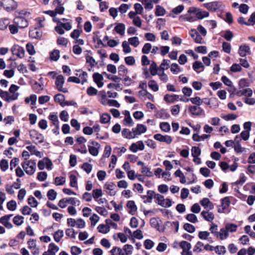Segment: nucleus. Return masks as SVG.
<instances>
[{
  "label": "nucleus",
  "instance_id": "obj_41",
  "mask_svg": "<svg viewBox=\"0 0 255 255\" xmlns=\"http://www.w3.org/2000/svg\"><path fill=\"white\" fill-rule=\"evenodd\" d=\"M13 222L16 226H21L24 223V217L22 216L16 215L13 218Z\"/></svg>",
  "mask_w": 255,
  "mask_h": 255
},
{
  "label": "nucleus",
  "instance_id": "obj_20",
  "mask_svg": "<svg viewBox=\"0 0 255 255\" xmlns=\"http://www.w3.org/2000/svg\"><path fill=\"white\" fill-rule=\"evenodd\" d=\"M200 204L206 210H211L214 208L213 204L207 198H204L200 201Z\"/></svg>",
  "mask_w": 255,
  "mask_h": 255
},
{
  "label": "nucleus",
  "instance_id": "obj_59",
  "mask_svg": "<svg viewBox=\"0 0 255 255\" xmlns=\"http://www.w3.org/2000/svg\"><path fill=\"white\" fill-rule=\"evenodd\" d=\"M129 43L127 41H124L122 43V47L123 48V52L125 54L129 53L131 52V49L129 45Z\"/></svg>",
  "mask_w": 255,
  "mask_h": 255
},
{
  "label": "nucleus",
  "instance_id": "obj_32",
  "mask_svg": "<svg viewBox=\"0 0 255 255\" xmlns=\"http://www.w3.org/2000/svg\"><path fill=\"white\" fill-rule=\"evenodd\" d=\"M126 29L125 25L122 23H119L115 27L114 30L116 32L121 35H124Z\"/></svg>",
  "mask_w": 255,
  "mask_h": 255
},
{
  "label": "nucleus",
  "instance_id": "obj_36",
  "mask_svg": "<svg viewBox=\"0 0 255 255\" xmlns=\"http://www.w3.org/2000/svg\"><path fill=\"white\" fill-rule=\"evenodd\" d=\"M85 58L86 63L90 66L91 68L94 67L97 64L96 60L92 56L86 55Z\"/></svg>",
  "mask_w": 255,
  "mask_h": 255
},
{
  "label": "nucleus",
  "instance_id": "obj_21",
  "mask_svg": "<svg viewBox=\"0 0 255 255\" xmlns=\"http://www.w3.org/2000/svg\"><path fill=\"white\" fill-rule=\"evenodd\" d=\"M127 207L128 209V212L130 214L133 215L137 211V206L134 201L132 200L128 201L127 203Z\"/></svg>",
  "mask_w": 255,
  "mask_h": 255
},
{
  "label": "nucleus",
  "instance_id": "obj_18",
  "mask_svg": "<svg viewBox=\"0 0 255 255\" xmlns=\"http://www.w3.org/2000/svg\"><path fill=\"white\" fill-rule=\"evenodd\" d=\"M122 134L124 138L129 139H133L136 137L133 128L132 129L131 131L127 128H124L122 131Z\"/></svg>",
  "mask_w": 255,
  "mask_h": 255
},
{
  "label": "nucleus",
  "instance_id": "obj_52",
  "mask_svg": "<svg viewBox=\"0 0 255 255\" xmlns=\"http://www.w3.org/2000/svg\"><path fill=\"white\" fill-rule=\"evenodd\" d=\"M141 172L147 177H151L153 176L152 172L150 171V169L146 166H143L141 169Z\"/></svg>",
  "mask_w": 255,
  "mask_h": 255
},
{
  "label": "nucleus",
  "instance_id": "obj_56",
  "mask_svg": "<svg viewBox=\"0 0 255 255\" xmlns=\"http://www.w3.org/2000/svg\"><path fill=\"white\" fill-rule=\"evenodd\" d=\"M6 206L9 210L13 211L16 209V202L14 200H12L7 203Z\"/></svg>",
  "mask_w": 255,
  "mask_h": 255
},
{
  "label": "nucleus",
  "instance_id": "obj_54",
  "mask_svg": "<svg viewBox=\"0 0 255 255\" xmlns=\"http://www.w3.org/2000/svg\"><path fill=\"white\" fill-rule=\"evenodd\" d=\"M234 150L237 153H243L246 151V149L242 147L241 144L239 142H236L233 146Z\"/></svg>",
  "mask_w": 255,
  "mask_h": 255
},
{
  "label": "nucleus",
  "instance_id": "obj_8",
  "mask_svg": "<svg viewBox=\"0 0 255 255\" xmlns=\"http://www.w3.org/2000/svg\"><path fill=\"white\" fill-rule=\"evenodd\" d=\"M106 192L110 196H114L117 193V186L113 182H107L104 185Z\"/></svg>",
  "mask_w": 255,
  "mask_h": 255
},
{
  "label": "nucleus",
  "instance_id": "obj_58",
  "mask_svg": "<svg viewBox=\"0 0 255 255\" xmlns=\"http://www.w3.org/2000/svg\"><path fill=\"white\" fill-rule=\"evenodd\" d=\"M102 195V191L100 189H94L92 191V197H93L95 200L101 197Z\"/></svg>",
  "mask_w": 255,
  "mask_h": 255
},
{
  "label": "nucleus",
  "instance_id": "obj_57",
  "mask_svg": "<svg viewBox=\"0 0 255 255\" xmlns=\"http://www.w3.org/2000/svg\"><path fill=\"white\" fill-rule=\"evenodd\" d=\"M221 118L225 121H233L237 118V116L235 114H230L228 115H222Z\"/></svg>",
  "mask_w": 255,
  "mask_h": 255
},
{
  "label": "nucleus",
  "instance_id": "obj_55",
  "mask_svg": "<svg viewBox=\"0 0 255 255\" xmlns=\"http://www.w3.org/2000/svg\"><path fill=\"white\" fill-rule=\"evenodd\" d=\"M210 234L208 231H200L198 233V237L201 240H208Z\"/></svg>",
  "mask_w": 255,
  "mask_h": 255
},
{
  "label": "nucleus",
  "instance_id": "obj_11",
  "mask_svg": "<svg viewBox=\"0 0 255 255\" xmlns=\"http://www.w3.org/2000/svg\"><path fill=\"white\" fill-rule=\"evenodd\" d=\"M204 6L210 11H215L221 8V4L219 2L212 1L204 3Z\"/></svg>",
  "mask_w": 255,
  "mask_h": 255
},
{
  "label": "nucleus",
  "instance_id": "obj_46",
  "mask_svg": "<svg viewBox=\"0 0 255 255\" xmlns=\"http://www.w3.org/2000/svg\"><path fill=\"white\" fill-rule=\"evenodd\" d=\"M128 42L132 46L134 47H136L138 46L140 42L139 41V39L137 37L134 36L132 37H130L128 39Z\"/></svg>",
  "mask_w": 255,
  "mask_h": 255
},
{
  "label": "nucleus",
  "instance_id": "obj_10",
  "mask_svg": "<svg viewBox=\"0 0 255 255\" xmlns=\"http://www.w3.org/2000/svg\"><path fill=\"white\" fill-rule=\"evenodd\" d=\"M64 81V77L62 75H59L56 78L55 85L58 91L66 93L67 92V90L63 88Z\"/></svg>",
  "mask_w": 255,
  "mask_h": 255
},
{
  "label": "nucleus",
  "instance_id": "obj_3",
  "mask_svg": "<svg viewBox=\"0 0 255 255\" xmlns=\"http://www.w3.org/2000/svg\"><path fill=\"white\" fill-rule=\"evenodd\" d=\"M154 198L157 204L162 207L168 208L172 205V202L169 199H165L163 196L159 194H155Z\"/></svg>",
  "mask_w": 255,
  "mask_h": 255
},
{
  "label": "nucleus",
  "instance_id": "obj_26",
  "mask_svg": "<svg viewBox=\"0 0 255 255\" xmlns=\"http://www.w3.org/2000/svg\"><path fill=\"white\" fill-rule=\"evenodd\" d=\"M229 236V234L228 233L227 231L224 228H221L220 231L217 233L216 237L221 240H225L227 239Z\"/></svg>",
  "mask_w": 255,
  "mask_h": 255
},
{
  "label": "nucleus",
  "instance_id": "obj_5",
  "mask_svg": "<svg viewBox=\"0 0 255 255\" xmlns=\"http://www.w3.org/2000/svg\"><path fill=\"white\" fill-rule=\"evenodd\" d=\"M52 161L47 157H44L39 160L37 164L38 168L40 170H43L45 168L48 170H50L52 169Z\"/></svg>",
  "mask_w": 255,
  "mask_h": 255
},
{
  "label": "nucleus",
  "instance_id": "obj_31",
  "mask_svg": "<svg viewBox=\"0 0 255 255\" xmlns=\"http://www.w3.org/2000/svg\"><path fill=\"white\" fill-rule=\"evenodd\" d=\"M179 98V95L166 94L164 97V100L169 103H173L177 101Z\"/></svg>",
  "mask_w": 255,
  "mask_h": 255
},
{
  "label": "nucleus",
  "instance_id": "obj_23",
  "mask_svg": "<svg viewBox=\"0 0 255 255\" xmlns=\"http://www.w3.org/2000/svg\"><path fill=\"white\" fill-rule=\"evenodd\" d=\"M180 100L181 101H183L184 102H188L189 101H190L192 104L195 105V106H200L203 103V101L199 97H193L191 98H188L186 100L183 99H180Z\"/></svg>",
  "mask_w": 255,
  "mask_h": 255
},
{
  "label": "nucleus",
  "instance_id": "obj_6",
  "mask_svg": "<svg viewBox=\"0 0 255 255\" xmlns=\"http://www.w3.org/2000/svg\"><path fill=\"white\" fill-rule=\"evenodd\" d=\"M13 22L19 28H24L28 25V21L26 18L21 16H16L13 20Z\"/></svg>",
  "mask_w": 255,
  "mask_h": 255
},
{
  "label": "nucleus",
  "instance_id": "obj_22",
  "mask_svg": "<svg viewBox=\"0 0 255 255\" xmlns=\"http://www.w3.org/2000/svg\"><path fill=\"white\" fill-rule=\"evenodd\" d=\"M93 77L94 82L96 83L99 88H101L103 86L104 83L103 81L104 80V78L101 74L98 73H95L93 74Z\"/></svg>",
  "mask_w": 255,
  "mask_h": 255
},
{
  "label": "nucleus",
  "instance_id": "obj_9",
  "mask_svg": "<svg viewBox=\"0 0 255 255\" xmlns=\"http://www.w3.org/2000/svg\"><path fill=\"white\" fill-rule=\"evenodd\" d=\"M12 216V214H9L1 217L0 218V224H1L3 226L8 229H11L13 227V225L9 222V220Z\"/></svg>",
  "mask_w": 255,
  "mask_h": 255
},
{
  "label": "nucleus",
  "instance_id": "obj_27",
  "mask_svg": "<svg viewBox=\"0 0 255 255\" xmlns=\"http://www.w3.org/2000/svg\"><path fill=\"white\" fill-rule=\"evenodd\" d=\"M92 143L93 146L89 145L88 146L89 151L93 156H97L99 154V150L97 146H99V144L98 142L95 141H92Z\"/></svg>",
  "mask_w": 255,
  "mask_h": 255
},
{
  "label": "nucleus",
  "instance_id": "obj_60",
  "mask_svg": "<svg viewBox=\"0 0 255 255\" xmlns=\"http://www.w3.org/2000/svg\"><path fill=\"white\" fill-rule=\"evenodd\" d=\"M8 28L11 34H15L18 32V29L19 28L13 22L12 24H9Z\"/></svg>",
  "mask_w": 255,
  "mask_h": 255
},
{
  "label": "nucleus",
  "instance_id": "obj_44",
  "mask_svg": "<svg viewBox=\"0 0 255 255\" xmlns=\"http://www.w3.org/2000/svg\"><path fill=\"white\" fill-rule=\"evenodd\" d=\"M9 24V21L8 18H1L0 19V30H3L5 29Z\"/></svg>",
  "mask_w": 255,
  "mask_h": 255
},
{
  "label": "nucleus",
  "instance_id": "obj_49",
  "mask_svg": "<svg viewBox=\"0 0 255 255\" xmlns=\"http://www.w3.org/2000/svg\"><path fill=\"white\" fill-rule=\"evenodd\" d=\"M196 15L198 19H201L204 18L208 17L209 15V13L206 11H202L198 9Z\"/></svg>",
  "mask_w": 255,
  "mask_h": 255
},
{
  "label": "nucleus",
  "instance_id": "obj_1",
  "mask_svg": "<svg viewBox=\"0 0 255 255\" xmlns=\"http://www.w3.org/2000/svg\"><path fill=\"white\" fill-rule=\"evenodd\" d=\"M19 88L18 86L14 84L11 85L9 89V92L11 93L10 96H9L8 92L0 89V97L7 102L15 101L18 99L19 95V93L16 92Z\"/></svg>",
  "mask_w": 255,
  "mask_h": 255
},
{
  "label": "nucleus",
  "instance_id": "obj_17",
  "mask_svg": "<svg viewBox=\"0 0 255 255\" xmlns=\"http://www.w3.org/2000/svg\"><path fill=\"white\" fill-rule=\"evenodd\" d=\"M123 114L125 115V118L123 120L124 125L128 127L133 126L134 123L131 118L129 112L125 111Z\"/></svg>",
  "mask_w": 255,
  "mask_h": 255
},
{
  "label": "nucleus",
  "instance_id": "obj_16",
  "mask_svg": "<svg viewBox=\"0 0 255 255\" xmlns=\"http://www.w3.org/2000/svg\"><path fill=\"white\" fill-rule=\"evenodd\" d=\"M189 112L193 116H200L202 114L204 111L199 106H190L188 108Z\"/></svg>",
  "mask_w": 255,
  "mask_h": 255
},
{
  "label": "nucleus",
  "instance_id": "obj_48",
  "mask_svg": "<svg viewBox=\"0 0 255 255\" xmlns=\"http://www.w3.org/2000/svg\"><path fill=\"white\" fill-rule=\"evenodd\" d=\"M97 229L99 232L102 234H106L109 232L110 227L104 224H100L98 226Z\"/></svg>",
  "mask_w": 255,
  "mask_h": 255
},
{
  "label": "nucleus",
  "instance_id": "obj_64",
  "mask_svg": "<svg viewBox=\"0 0 255 255\" xmlns=\"http://www.w3.org/2000/svg\"><path fill=\"white\" fill-rule=\"evenodd\" d=\"M148 87L154 92H156L158 90V86L154 80H150L148 82Z\"/></svg>",
  "mask_w": 255,
  "mask_h": 255
},
{
  "label": "nucleus",
  "instance_id": "obj_33",
  "mask_svg": "<svg viewBox=\"0 0 255 255\" xmlns=\"http://www.w3.org/2000/svg\"><path fill=\"white\" fill-rule=\"evenodd\" d=\"M26 148L31 152V155H35L37 157H41V153L36 150L35 146L30 145L26 147Z\"/></svg>",
  "mask_w": 255,
  "mask_h": 255
},
{
  "label": "nucleus",
  "instance_id": "obj_12",
  "mask_svg": "<svg viewBox=\"0 0 255 255\" xmlns=\"http://www.w3.org/2000/svg\"><path fill=\"white\" fill-rule=\"evenodd\" d=\"M144 148V144L141 140L132 143L129 147V149L134 153L136 152L138 150H143Z\"/></svg>",
  "mask_w": 255,
  "mask_h": 255
},
{
  "label": "nucleus",
  "instance_id": "obj_61",
  "mask_svg": "<svg viewBox=\"0 0 255 255\" xmlns=\"http://www.w3.org/2000/svg\"><path fill=\"white\" fill-rule=\"evenodd\" d=\"M186 219L192 223H196L198 222L197 216L192 213L187 214Z\"/></svg>",
  "mask_w": 255,
  "mask_h": 255
},
{
  "label": "nucleus",
  "instance_id": "obj_29",
  "mask_svg": "<svg viewBox=\"0 0 255 255\" xmlns=\"http://www.w3.org/2000/svg\"><path fill=\"white\" fill-rule=\"evenodd\" d=\"M155 193L154 192L151 190H148L147 192V195H143L142 196V198L143 200V202L144 203H151L153 197L154 196Z\"/></svg>",
  "mask_w": 255,
  "mask_h": 255
},
{
  "label": "nucleus",
  "instance_id": "obj_30",
  "mask_svg": "<svg viewBox=\"0 0 255 255\" xmlns=\"http://www.w3.org/2000/svg\"><path fill=\"white\" fill-rule=\"evenodd\" d=\"M29 36L32 38L40 39L42 36V32L35 28L30 30L29 32Z\"/></svg>",
  "mask_w": 255,
  "mask_h": 255
},
{
  "label": "nucleus",
  "instance_id": "obj_51",
  "mask_svg": "<svg viewBox=\"0 0 255 255\" xmlns=\"http://www.w3.org/2000/svg\"><path fill=\"white\" fill-rule=\"evenodd\" d=\"M63 236L64 232L61 230H58L53 235L54 240L56 242H59Z\"/></svg>",
  "mask_w": 255,
  "mask_h": 255
},
{
  "label": "nucleus",
  "instance_id": "obj_62",
  "mask_svg": "<svg viewBox=\"0 0 255 255\" xmlns=\"http://www.w3.org/2000/svg\"><path fill=\"white\" fill-rule=\"evenodd\" d=\"M66 182V179L63 176L56 177L55 178V184L56 186L64 185Z\"/></svg>",
  "mask_w": 255,
  "mask_h": 255
},
{
  "label": "nucleus",
  "instance_id": "obj_19",
  "mask_svg": "<svg viewBox=\"0 0 255 255\" xmlns=\"http://www.w3.org/2000/svg\"><path fill=\"white\" fill-rule=\"evenodd\" d=\"M49 120L52 122L57 130L59 128V121L57 116V113H51L48 116Z\"/></svg>",
  "mask_w": 255,
  "mask_h": 255
},
{
  "label": "nucleus",
  "instance_id": "obj_50",
  "mask_svg": "<svg viewBox=\"0 0 255 255\" xmlns=\"http://www.w3.org/2000/svg\"><path fill=\"white\" fill-rule=\"evenodd\" d=\"M165 13V9L159 5L156 6L155 14L157 16H163Z\"/></svg>",
  "mask_w": 255,
  "mask_h": 255
},
{
  "label": "nucleus",
  "instance_id": "obj_35",
  "mask_svg": "<svg viewBox=\"0 0 255 255\" xmlns=\"http://www.w3.org/2000/svg\"><path fill=\"white\" fill-rule=\"evenodd\" d=\"M111 255H125L123 248L117 247H114L110 251Z\"/></svg>",
  "mask_w": 255,
  "mask_h": 255
},
{
  "label": "nucleus",
  "instance_id": "obj_45",
  "mask_svg": "<svg viewBox=\"0 0 255 255\" xmlns=\"http://www.w3.org/2000/svg\"><path fill=\"white\" fill-rule=\"evenodd\" d=\"M59 250V248L58 246L53 243H51L49 244L48 249L47 251L52 254H53V255H56V253L58 252Z\"/></svg>",
  "mask_w": 255,
  "mask_h": 255
},
{
  "label": "nucleus",
  "instance_id": "obj_34",
  "mask_svg": "<svg viewBox=\"0 0 255 255\" xmlns=\"http://www.w3.org/2000/svg\"><path fill=\"white\" fill-rule=\"evenodd\" d=\"M238 226L237 225L233 223H227L225 225V228L227 231L228 233L229 232L234 233L236 232Z\"/></svg>",
  "mask_w": 255,
  "mask_h": 255
},
{
  "label": "nucleus",
  "instance_id": "obj_14",
  "mask_svg": "<svg viewBox=\"0 0 255 255\" xmlns=\"http://www.w3.org/2000/svg\"><path fill=\"white\" fill-rule=\"evenodd\" d=\"M154 138L159 141L164 142L168 144H170L172 141V139L170 136L167 135H162L159 133L154 135Z\"/></svg>",
  "mask_w": 255,
  "mask_h": 255
},
{
  "label": "nucleus",
  "instance_id": "obj_15",
  "mask_svg": "<svg viewBox=\"0 0 255 255\" xmlns=\"http://www.w3.org/2000/svg\"><path fill=\"white\" fill-rule=\"evenodd\" d=\"M201 216L205 220L211 223L213 222L215 218L214 214L208 210L202 211Z\"/></svg>",
  "mask_w": 255,
  "mask_h": 255
},
{
  "label": "nucleus",
  "instance_id": "obj_38",
  "mask_svg": "<svg viewBox=\"0 0 255 255\" xmlns=\"http://www.w3.org/2000/svg\"><path fill=\"white\" fill-rule=\"evenodd\" d=\"M123 249L125 255H131L132 254L133 247L131 245L126 244L123 247Z\"/></svg>",
  "mask_w": 255,
  "mask_h": 255
},
{
  "label": "nucleus",
  "instance_id": "obj_37",
  "mask_svg": "<svg viewBox=\"0 0 255 255\" xmlns=\"http://www.w3.org/2000/svg\"><path fill=\"white\" fill-rule=\"evenodd\" d=\"M54 101L55 102L59 103L62 107H63L65 102V96L63 94H58L54 96Z\"/></svg>",
  "mask_w": 255,
  "mask_h": 255
},
{
  "label": "nucleus",
  "instance_id": "obj_24",
  "mask_svg": "<svg viewBox=\"0 0 255 255\" xmlns=\"http://www.w3.org/2000/svg\"><path fill=\"white\" fill-rule=\"evenodd\" d=\"M190 34L196 43H202L203 39L201 35L195 29H191L190 31Z\"/></svg>",
  "mask_w": 255,
  "mask_h": 255
},
{
  "label": "nucleus",
  "instance_id": "obj_13",
  "mask_svg": "<svg viewBox=\"0 0 255 255\" xmlns=\"http://www.w3.org/2000/svg\"><path fill=\"white\" fill-rule=\"evenodd\" d=\"M180 247L183 249L182 255H192V253L190 251L191 248V245L186 241H182L180 243Z\"/></svg>",
  "mask_w": 255,
  "mask_h": 255
},
{
  "label": "nucleus",
  "instance_id": "obj_63",
  "mask_svg": "<svg viewBox=\"0 0 255 255\" xmlns=\"http://www.w3.org/2000/svg\"><path fill=\"white\" fill-rule=\"evenodd\" d=\"M57 195V192L54 190L50 189L48 191L47 196L49 200L53 201L56 199Z\"/></svg>",
  "mask_w": 255,
  "mask_h": 255
},
{
  "label": "nucleus",
  "instance_id": "obj_28",
  "mask_svg": "<svg viewBox=\"0 0 255 255\" xmlns=\"http://www.w3.org/2000/svg\"><path fill=\"white\" fill-rule=\"evenodd\" d=\"M250 52V47L246 45H241L239 49V54L241 57H245Z\"/></svg>",
  "mask_w": 255,
  "mask_h": 255
},
{
  "label": "nucleus",
  "instance_id": "obj_43",
  "mask_svg": "<svg viewBox=\"0 0 255 255\" xmlns=\"http://www.w3.org/2000/svg\"><path fill=\"white\" fill-rule=\"evenodd\" d=\"M70 179V185L73 188H78L77 178L76 175L74 174H70L69 176Z\"/></svg>",
  "mask_w": 255,
  "mask_h": 255
},
{
  "label": "nucleus",
  "instance_id": "obj_2",
  "mask_svg": "<svg viewBox=\"0 0 255 255\" xmlns=\"http://www.w3.org/2000/svg\"><path fill=\"white\" fill-rule=\"evenodd\" d=\"M21 166L27 175H32L36 171V163L34 160H26L21 163Z\"/></svg>",
  "mask_w": 255,
  "mask_h": 255
},
{
  "label": "nucleus",
  "instance_id": "obj_25",
  "mask_svg": "<svg viewBox=\"0 0 255 255\" xmlns=\"http://www.w3.org/2000/svg\"><path fill=\"white\" fill-rule=\"evenodd\" d=\"M136 136L146 132L147 128L142 124H137L135 128H133Z\"/></svg>",
  "mask_w": 255,
  "mask_h": 255
},
{
  "label": "nucleus",
  "instance_id": "obj_7",
  "mask_svg": "<svg viewBox=\"0 0 255 255\" xmlns=\"http://www.w3.org/2000/svg\"><path fill=\"white\" fill-rule=\"evenodd\" d=\"M11 51L13 55H16L19 58H23L24 57V49L17 44H14L12 46Z\"/></svg>",
  "mask_w": 255,
  "mask_h": 255
},
{
  "label": "nucleus",
  "instance_id": "obj_42",
  "mask_svg": "<svg viewBox=\"0 0 255 255\" xmlns=\"http://www.w3.org/2000/svg\"><path fill=\"white\" fill-rule=\"evenodd\" d=\"M174 175L176 177H178L180 178V182L182 184H184L186 183V180L185 177L182 172L180 170L178 169L174 172Z\"/></svg>",
  "mask_w": 255,
  "mask_h": 255
},
{
  "label": "nucleus",
  "instance_id": "obj_53",
  "mask_svg": "<svg viewBox=\"0 0 255 255\" xmlns=\"http://www.w3.org/2000/svg\"><path fill=\"white\" fill-rule=\"evenodd\" d=\"M170 61L167 59H164L160 64L159 69L164 72L165 70H167L169 67Z\"/></svg>",
  "mask_w": 255,
  "mask_h": 255
},
{
  "label": "nucleus",
  "instance_id": "obj_39",
  "mask_svg": "<svg viewBox=\"0 0 255 255\" xmlns=\"http://www.w3.org/2000/svg\"><path fill=\"white\" fill-rule=\"evenodd\" d=\"M149 70L151 75L155 76L158 73V71L160 69L157 67V64L154 62H152L150 66Z\"/></svg>",
  "mask_w": 255,
  "mask_h": 255
},
{
  "label": "nucleus",
  "instance_id": "obj_4",
  "mask_svg": "<svg viewBox=\"0 0 255 255\" xmlns=\"http://www.w3.org/2000/svg\"><path fill=\"white\" fill-rule=\"evenodd\" d=\"M29 135L31 139L35 144L41 143L44 141L43 135L35 129L29 131Z\"/></svg>",
  "mask_w": 255,
  "mask_h": 255
},
{
  "label": "nucleus",
  "instance_id": "obj_40",
  "mask_svg": "<svg viewBox=\"0 0 255 255\" xmlns=\"http://www.w3.org/2000/svg\"><path fill=\"white\" fill-rule=\"evenodd\" d=\"M110 115L107 113H104L101 116L100 122L102 124H105L110 122Z\"/></svg>",
  "mask_w": 255,
  "mask_h": 255
},
{
  "label": "nucleus",
  "instance_id": "obj_47",
  "mask_svg": "<svg viewBox=\"0 0 255 255\" xmlns=\"http://www.w3.org/2000/svg\"><path fill=\"white\" fill-rule=\"evenodd\" d=\"M226 251V248L223 246H217L214 248V252L218 255H224Z\"/></svg>",
  "mask_w": 255,
  "mask_h": 255
}]
</instances>
